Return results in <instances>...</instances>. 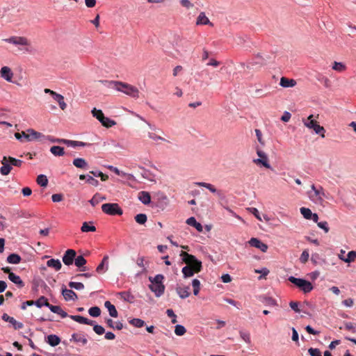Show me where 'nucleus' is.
Here are the masks:
<instances>
[{
    "mask_svg": "<svg viewBox=\"0 0 356 356\" xmlns=\"http://www.w3.org/2000/svg\"><path fill=\"white\" fill-rule=\"evenodd\" d=\"M310 356H322L321 352L318 348H310L308 350Z\"/></svg>",
    "mask_w": 356,
    "mask_h": 356,
    "instance_id": "nucleus-60",
    "label": "nucleus"
},
{
    "mask_svg": "<svg viewBox=\"0 0 356 356\" xmlns=\"http://www.w3.org/2000/svg\"><path fill=\"white\" fill-rule=\"evenodd\" d=\"M102 210L104 213L110 216H121L123 213L122 209L117 203H106L102 205Z\"/></svg>",
    "mask_w": 356,
    "mask_h": 356,
    "instance_id": "nucleus-7",
    "label": "nucleus"
},
{
    "mask_svg": "<svg viewBox=\"0 0 356 356\" xmlns=\"http://www.w3.org/2000/svg\"><path fill=\"white\" fill-rule=\"evenodd\" d=\"M63 296L65 300H74L77 299V295L71 289H64L62 291Z\"/></svg>",
    "mask_w": 356,
    "mask_h": 356,
    "instance_id": "nucleus-19",
    "label": "nucleus"
},
{
    "mask_svg": "<svg viewBox=\"0 0 356 356\" xmlns=\"http://www.w3.org/2000/svg\"><path fill=\"white\" fill-rule=\"evenodd\" d=\"M73 165L78 168L86 169L88 167V163L84 159L76 158L73 160Z\"/></svg>",
    "mask_w": 356,
    "mask_h": 356,
    "instance_id": "nucleus-26",
    "label": "nucleus"
},
{
    "mask_svg": "<svg viewBox=\"0 0 356 356\" xmlns=\"http://www.w3.org/2000/svg\"><path fill=\"white\" fill-rule=\"evenodd\" d=\"M49 309L52 312L60 315L62 318H65L68 316L67 314L65 311H63V309L60 306L51 305L49 307Z\"/></svg>",
    "mask_w": 356,
    "mask_h": 356,
    "instance_id": "nucleus-30",
    "label": "nucleus"
},
{
    "mask_svg": "<svg viewBox=\"0 0 356 356\" xmlns=\"http://www.w3.org/2000/svg\"><path fill=\"white\" fill-rule=\"evenodd\" d=\"M27 132L29 133L30 141H32L34 140H42L45 138V136L43 134L36 131L35 130H34L33 129H27Z\"/></svg>",
    "mask_w": 356,
    "mask_h": 356,
    "instance_id": "nucleus-16",
    "label": "nucleus"
},
{
    "mask_svg": "<svg viewBox=\"0 0 356 356\" xmlns=\"http://www.w3.org/2000/svg\"><path fill=\"white\" fill-rule=\"evenodd\" d=\"M102 124L107 128L111 127L116 124V122L108 118L105 117L104 119L100 122Z\"/></svg>",
    "mask_w": 356,
    "mask_h": 356,
    "instance_id": "nucleus-52",
    "label": "nucleus"
},
{
    "mask_svg": "<svg viewBox=\"0 0 356 356\" xmlns=\"http://www.w3.org/2000/svg\"><path fill=\"white\" fill-rule=\"evenodd\" d=\"M189 290V286L183 287L179 286L176 288L177 293H178L179 296L182 299L186 298L190 296Z\"/></svg>",
    "mask_w": 356,
    "mask_h": 356,
    "instance_id": "nucleus-17",
    "label": "nucleus"
},
{
    "mask_svg": "<svg viewBox=\"0 0 356 356\" xmlns=\"http://www.w3.org/2000/svg\"><path fill=\"white\" fill-rule=\"evenodd\" d=\"M89 314L92 317H98L101 314V309L98 307H92L88 310Z\"/></svg>",
    "mask_w": 356,
    "mask_h": 356,
    "instance_id": "nucleus-50",
    "label": "nucleus"
},
{
    "mask_svg": "<svg viewBox=\"0 0 356 356\" xmlns=\"http://www.w3.org/2000/svg\"><path fill=\"white\" fill-rule=\"evenodd\" d=\"M44 139L48 140L51 141V143H61V144H65V142H66V139L56 138L51 136H45V138Z\"/></svg>",
    "mask_w": 356,
    "mask_h": 356,
    "instance_id": "nucleus-54",
    "label": "nucleus"
},
{
    "mask_svg": "<svg viewBox=\"0 0 356 356\" xmlns=\"http://www.w3.org/2000/svg\"><path fill=\"white\" fill-rule=\"evenodd\" d=\"M34 304L39 308L42 306H46L49 308L51 305L49 304L47 298L44 296H40L36 301H34Z\"/></svg>",
    "mask_w": 356,
    "mask_h": 356,
    "instance_id": "nucleus-31",
    "label": "nucleus"
},
{
    "mask_svg": "<svg viewBox=\"0 0 356 356\" xmlns=\"http://www.w3.org/2000/svg\"><path fill=\"white\" fill-rule=\"evenodd\" d=\"M47 266L49 268H54L55 270L58 271L60 270L62 267L61 262L59 259H51L47 261Z\"/></svg>",
    "mask_w": 356,
    "mask_h": 356,
    "instance_id": "nucleus-23",
    "label": "nucleus"
},
{
    "mask_svg": "<svg viewBox=\"0 0 356 356\" xmlns=\"http://www.w3.org/2000/svg\"><path fill=\"white\" fill-rule=\"evenodd\" d=\"M92 222H84L81 226V230L83 232H95L96 227L92 225Z\"/></svg>",
    "mask_w": 356,
    "mask_h": 356,
    "instance_id": "nucleus-40",
    "label": "nucleus"
},
{
    "mask_svg": "<svg viewBox=\"0 0 356 356\" xmlns=\"http://www.w3.org/2000/svg\"><path fill=\"white\" fill-rule=\"evenodd\" d=\"M313 115H310L307 120H303L304 124L305 127H308L309 129H312L316 134H321L322 138L325 137V130L323 127L319 125L318 122L313 120Z\"/></svg>",
    "mask_w": 356,
    "mask_h": 356,
    "instance_id": "nucleus-6",
    "label": "nucleus"
},
{
    "mask_svg": "<svg viewBox=\"0 0 356 356\" xmlns=\"http://www.w3.org/2000/svg\"><path fill=\"white\" fill-rule=\"evenodd\" d=\"M86 262V259L82 255H79L76 257H75L74 264L78 268H82L81 270V271L86 270V267L84 266Z\"/></svg>",
    "mask_w": 356,
    "mask_h": 356,
    "instance_id": "nucleus-21",
    "label": "nucleus"
},
{
    "mask_svg": "<svg viewBox=\"0 0 356 356\" xmlns=\"http://www.w3.org/2000/svg\"><path fill=\"white\" fill-rule=\"evenodd\" d=\"M53 99L58 103L61 110L65 111L67 108V104L65 102L64 97L58 93L53 97Z\"/></svg>",
    "mask_w": 356,
    "mask_h": 356,
    "instance_id": "nucleus-29",
    "label": "nucleus"
},
{
    "mask_svg": "<svg viewBox=\"0 0 356 356\" xmlns=\"http://www.w3.org/2000/svg\"><path fill=\"white\" fill-rule=\"evenodd\" d=\"M288 280L305 293L310 292L313 289L312 283L304 279L291 276Z\"/></svg>",
    "mask_w": 356,
    "mask_h": 356,
    "instance_id": "nucleus-4",
    "label": "nucleus"
},
{
    "mask_svg": "<svg viewBox=\"0 0 356 356\" xmlns=\"http://www.w3.org/2000/svg\"><path fill=\"white\" fill-rule=\"evenodd\" d=\"M323 196H325L324 189L322 186H319L317 190H315L314 194L309 195V197L314 203L323 205Z\"/></svg>",
    "mask_w": 356,
    "mask_h": 356,
    "instance_id": "nucleus-9",
    "label": "nucleus"
},
{
    "mask_svg": "<svg viewBox=\"0 0 356 356\" xmlns=\"http://www.w3.org/2000/svg\"><path fill=\"white\" fill-rule=\"evenodd\" d=\"M6 42L13 44L16 46H23L25 47L24 50L26 51H30L29 48L31 47L30 41L25 37L22 36H12L8 38H6L3 40Z\"/></svg>",
    "mask_w": 356,
    "mask_h": 356,
    "instance_id": "nucleus-5",
    "label": "nucleus"
},
{
    "mask_svg": "<svg viewBox=\"0 0 356 356\" xmlns=\"http://www.w3.org/2000/svg\"><path fill=\"white\" fill-rule=\"evenodd\" d=\"M318 227H320L321 229H323L325 233H327L330 230V228L328 227V224L326 221H322V222H318L317 224Z\"/></svg>",
    "mask_w": 356,
    "mask_h": 356,
    "instance_id": "nucleus-62",
    "label": "nucleus"
},
{
    "mask_svg": "<svg viewBox=\"0 0 356 356\" xmlns=\"http://www.w3.org/2000/svg\"><path fill=\"white\" fill-rule=\"evenodd\" d=\"M50 152L56 156H61L65 154L64 148L60 146H52Z\"/></svg>",
    "mask_w": 356,
    "mask_h": 356,
    "instance_id": "nucleus-36",
    "label": "nucleus"
},
{
    "mask_svg": "<svg viewBox=\"0 0 356 356\" xmlns=\"http://www.w3.org/2000/svg\"><path fill=\"white\" fill-rule=\"evenodd\" d=\"M181 271L182 273L184 274V277H192L195 273V270L192 268V267L187 264L182 268Z\"/></svg>",
    "mask_w": 356,
    "mask_h": 356,
    "instance_id": "nucleus-41",
    "label": "nucleus"
},
{
    "mask_svg": "<svg viewBox=\"0 0 356 356\" xmlns=\"http://www.w3.org/2000/svg\"><path fill=\"white\" fill-rule=\"evenodd\" d=\"M1 164L2 166L0 168V172L3 175H8L12 170V166L7 162V156L3 157Z\"/></svg>",
    "mask_w": 356,
    "mask_h": 356,
    "instance_id": "nucleus-14",
    "label": "nucleus"
},
{
    "mask_svg": "<svg viewBox=\"0 0 356 356\" xmlns=\"http://www.w3.org/2000/svg\"><path fill=\"white\" fill-rule=\"evenodd\" d=\"M196 25H209L213 26V24L210 22L204 12H201L197 17Z\"/></svg>",
    "mask_w": 356,
    "mask_h": 356,
    "instance_id": "nucleus-13",
    "label": "nucleus"
},
{
    "mask_svg": "<svg viewBox=\"0 0 356 356\" xmlns=\"http://www.w3.org/2000/svg\"><path fill=\"white\" fill-rule=\"evenodd\" d=\"M7 162L10 163V165H14L16 167H21L23 163V161L22 160L17 159L11 156L7 157Z\"/></svg>",
    "mask_w": 356,
    "mask_h": 356,
    "instance_id": "nucleus-46",
    "label": "nucleus"
},
{
    "mask_svg": "<svg viewBox=\"0 0 356 356\" xmlns=\"http://www.w3.org/2000/svg\"><path fill=\"white\" fill-rule=\"evenodd\" d=\"M71 340H73L76 343H79L83 346L86 345L88 341L84 335L80 333L73 334Z\"/></svg>",
    "mask_w": 356,
    "mask_h": 356,
    "instance_id": "nucleus-24",
    "label": "nucleus"
},
{
    "mask_svg": "<svg viewBox=\"0 0 356 356\" xmlns=\"http://www.w3.org/2000/svg\"><path fill=\"white\" fill-rule=\"evenodd\" d=\"M280 85L283 88H292L296 85V81L282 76L280 79Z\"/></svg>",
    "mask_w": 356,
    "mask_h": 356,
    "instance_id": "nucleus-15",
    "label": "nucleus"
},
{
    "mask_svg": "<svg viewBox=\"0 0 356 356\" xmlns=\"http://www.w3.org/2000/svg\"><path fill=\"white\" fill-rule=\"evenodd\" d=\"M192 286L193 287V293L195 296H197L200 292V282L197 279H194L192 282Z\"/></svg>",
    "mask_w": 356,
    "mask_h": 356,
    "instance_id": "nucleus-51",
    "label": "nucleus"
},
{
    "mask_svg": "<svg viewBox=\"0 0 356 356\" xmlns=\"http://www.w3.org/2000/svg\"><path fill=\"white\" fill-rule=\"evenodd\" d=\"M21 260V257L15 253L10 254L7 257V262H8L9 264H18L20 263Z\"/></svg>",
    "mask_w": 356,
    "mask_h": 356,
    "instance_id": "nucleus-34",
    "label": "nucleus"
},
{
    "mask_svg": "<svg viewBox=\"0 0 356 356\" xmlns=\"http://www.w3.org/2000/svg\"><path fill=\"white\" fill-rule=\"evenodd\" d=\"M92 114L93 117L96 118L99 122L102 121L105 118L102 111L95 108L92 110Z\"/></svg>",
    "mask_w": 356,
    "mask_h": 356,
    "instance_id": "nucleus-45",
    "label": "nucleus"
},
{
    "mask_svg": "<svg viewBox=\"0 0 356 356\" xmlns=\"http://www.w3.org/2000/svg\"><path fill=\"white\" fill-rule=\"evenodd\" d=\"M1 76L8 82H13V72L8 66H3L0 70Z\"/></svg>",
    "mask_w": 356,
    "mask_h": 356,
    "instance_id": "nucleus-12",
    "label": "nucleus"
},
{
    "mask_svg": "<svg viewBox=\"0 0 356 356\" xmlns=\"http://www.w3.org/2000/svg\"><path fill=\"white\" fill-rule=\"evenodd\" d=\"M60 342V338L55 334H50L47 337V343L51 346H56Z\"/></svg>",
    "mask_w": 356,
    "mask_h": 356,
    "instance_id": "nucleus-37",
    "label": "nucleus"
},
{
    "mask_svg": "<svg viewBox=\"0 0 356 356\" xmlns=\"http://www.w3.org/2000/svg\"><path fill=\"white\" fill-rule=\"evenodd\" d=\"M186 224L194 227L198 232H202L203 230L202 225L197 222L196 219L194 217H190L186 220Z\"/></svg>",
    "mask_w": 356,
    "mask_h": 356,
    "instance_id": "nucleus-22",
    "label": "nucleus"
},
{
    "mask_svg": "<svg viewBox=\"0 0 356 356\" xmlns=\"http://www.w3.org/2000/svg\"><path fill=\"white\" fill-rule=\"evenodd\" d=\"M68 285L70 288L75 289L76 290H81L84 289V285L81 282H70Z\"/></svg>",
    "mask_w": 356,
    "mask_h": 356,
    "instance_id": "nucleus-56",
    "label": "nucleus"
},
{
    "mask_svg": "<svg viewBox=\"0 0 356 356\" xmlns=\"http://www.w3.org/2000/svg\"><path fill=\"white\" fill-rule=\"evenodd\" d=\"M309 257V250H303V252H302V254L300 255V261L301 263L305 264L306 262H307Z\"/></svg>",
    "mask_w": 356,
    "mask_h": 356,
    "instance_id": "nucleus-57",
    "label": "nucleus"
},
{
    "mask_svg": "<svg viewBox=\"0 0 356 356\" xmlns=\"http://www.w3.org/2000/svg\"><path fill=\"white\" fill-rule=\"evenodd\" d=\"M76 254V253L75 250L72 249H68L66 250L63 257V263L67 266L72 265L74 261Z\"/></svg>",
    "mask_w": 356,
    "mask_h": 356,
    "instance_id": "nucleus-10",
    "label": "nucleus"
},
{
    "mask_svg": "<svg viewBox=\"0 0 356 356\" xmlns=\"http://www.w3.org/2000/svg\"><path fill=\"white\" fill-rule=\"evenodd\" d=\"M163 280L164 276L161 274H158L154 277H149L151 282L149 288L157 298L161 297L164 293L165 286L163 283Z\"/></svg>",
    "mask_w": 356,
    "mask_h": 356,
    "instance_id": "nucleus-2",
    "label": "nucleus"
},
{
    "mask_svg": "<svg viewBox=\"0 0 356 356\" xmlns=\"http://www.w3.org/2000/svg\"><path fill=\"white\" fill-rule=\"evenodd\" d=\"M107 325L113 329H117L118 330H120L123 328V325L120 322L114 323L113 321L111 318H108L106 321Z\"/></svg>",
    "mask_w": 356,
    "mask_h": 356,
    "instance_id": "nucleus-42",
    "label": "nucleus"
},
{
    "mask_svg": "<svg viewBox=\"0 0 356 356\" xmlns=\"http://www.w3.org/2000/svg\"><path fill=\"white\" fill-rule=\"evenodd\" d=\"M339 258L343 260V261H345L346 263H350L352 261H354L355 259H356V251H350L348 254H347V257L346 258H343L341 256H339Z\"/></svg>",
    "mask_w": 356,
    "mask_h": 356,
    "instance_id": "nucleus-39",
    "label": "nucleus"
},
{
    "mask_svg": "<svg viewBox=\"0 0 356 356\" xmlns=\"http://www.w3.org/2000/svg\"><path fill=\"white\" fill-rule=\"evenodd\" d=\"M186 330L183 325H177L175 326V333L177 336H182L186 333Z\"/></svg>",
    "mask_w": 356,
    "mask_h": 356,
    "instance_id": "nucleus-55",
    "label": "nucleus"
},
{
    "mask_svg": "<svg viewBox=\"0 0 356 356\" xmlns=\"http://www.w3.org/2000/svg\"><path fill=\"white\" fill-rule=\"evenodd\" d=\"M180 256L182 260L187 265L191 266L196 273H199L202 270V262L197 260L195 256L187 253L186 252L181 251Z\"/></svg>",
    "mask_w": 356,
    "mask_h": 356,
    "instance_id": "nucleus-3",
    "label": "nucleus"
},
{
    "mask_svg": "<svg viewBox=\"0 0 356 356\" xmlns=\"http://www.w3.org/2000/svg\"><path fill=\"white\" fill-rule=\"evenodd\" d=\"M9 280L15 284L19 288H22L24 286V283L22 280L19 276L15 275L13 273H10V275H8Z\"/></svg>",
    "mask_w": 356,
    "mask_h": 356,
    "instance_id": "nucleus-18",
    "label": "nucleus"
},
{
    "mask_svg": "<svg viewBox=\"0 0 356 356\" xmlns=\"http://www.w3.org/2000/svg\"><path fill=\"white\" fill-rule=\"evenodd\" d=\"M36 181L38 184L40 185L41 186L45 187L48 184V179L47 177L44 175H40L38 176Z\"/></svg>",
    "mask_w": 356,
    "mask_h": 356,
    "instance_id": "nucleus-47",
    "label": "nucleus"
},
{
    "mask_svg": "<svg viewBox=\"0 0 356 356\" xmlns=\"http://www.w3.org/2000/svg\"><path fill=\"white\" fill-rule=\"evenodd\" d=\"M135 220L140 225H144L147 220V217L144 213H139L135 216Z\"/></svg>",
    "mask_w": 356,
    "mask_h": 356,
    "instance_id": "nucleus-48",
    "label": "nucleus"
},
{
    "mask_svg": "<svg viewBox=\"0 0 356 356\" xmlns=\"http://www.w3.org/2000/svg\"><path fill=\"white\" fill-rule=\"evenodd\" d=\"M65 145L70 147H86V146H90V144L81 142V141H76V140H70L66 139Z\"/></svg>",
    "mask_w": 356,
    "mask_h": 356,
    "instance_id": "nucleus-32",
    "label": "nucleus"
},
{
    "mask_svg": "<svg viewBox=\"0 0 356 356\" xmlns=\"http://www.w3.org/2000/svg\"><path fill=\"white\" fill-rule=\"evenodd\" d=\"M129 323L136 327H142L145 325V321L140 318H132Z\"/></svg>",
    "mask_w": 356,
    "mask_h": 356,
    "instance_id": "nucleus-44",
    "label": "nucleus"
},
{
    "mask_svg": "<svg viewBox=\"0 0 356 356\" xmlns=\"http://www.w3.org/2000/svg\"><path fill=\"white\" fill-rule=\"evenodd\" d=\"M109 86L112 88H114L118 91L122 92L134 98H138L139 97V90L138 88L130 84L121 81H112L109 82Z\"/></svg>",
    "mask_w": 356,
    "mask_h": 356,
    "instance_id": "nucleus-1",
    "label": "nucleus"
},
{
    "mask_svg": "<svg viewBox=\"0 0 356 356\" xmlns=\"http://www.w3.org/2000/svg\"><path fill=\"white\" fill-rule=\"evenodd\" d=\"M256 150L257 154L259 158L254 159L253 162L258 165H263L266 168H270V165L269 164L268 158L266 154L258 147Z\"/></svg>",
    "mask_w": 356,
    "mask_h": 356,
    "instance_id": "nucleus-8",
    "label": "nucleus"
},
{
    "mask_svg": "<svg viewBox=\"0 0 356 356\" xmlns=\"http://www.w3.org/2000/svg\"><path fill=\"white\" fill-rule=\"evenodd\" d=\"M248 210L252 213L259 220H261L259 212L257 209L254 207L248 208Z\"/></svg>",
    "mask_w": 356,
    "mask_h": 356,
    "instance_id": "nucleus-64",
    "label": "nucleus"
},
{
    "mask_svg": "<svg viewBox=\"0 0 356 356\" xmlns=\"http://www.w3.org/2000/svg\"><path fill=\"white\" fill-rule=\"evenodd\" d=\"M249 244L252 247L259 249L263 252H266L268 250V245L257 238H252L249 241Z\"/></svg>",
    "mask_w": 356,
    "mask_h": 356,
    "instance_id": "nucleus-11",
    "label": "nucleus"
},
{
    "mask_svg": "<svg viewBox=\"0 0 356 356\" xmlns=\"http://www.w3.org/2000/svg\"><path fill=\"white\" fill-rule=\"evenodd\" d=\"M138 199L144 204H148L151 202V196L148 192L141 191L138 193Z\"/></svg>",
    "mask_w": 356,
    "mask_h": 356,
    "instance_id": "nucleus-25",
    "label": "nucleus"
},
{
    "mask_svg": "<svg viewBox=\"0 0 356 356\" xmlns=\"http://www.w3.org/2000/svg\"><path fill=\"white\" fill-rule=\"evenodd\" d=\"M118 295L124 301H127L129 302H132L134 301V296L132 294H131L129 292L122 291V292H120L118 293Z\"/></svg>",
    "mask_w": 356,
    "mask_h": 356,
    "instance_id": "nucleus-38",
    "label": "nucleus"
},
{
    "mask_svg": "<svg viewBox=\"0 0 356 356\" xmlns=\"http://www.w3.org/2000/svg\"><path fill=\"white\" fill-rule=\"evenodd\" d=\"M195 184L199 186H202V187H204V188L209 189L211 193H217L218 196H220L222 195L220 191H217L216 188L214 187V186L209 183L197 182Z\"/></svg>",
    "mask_w": 356,
    "mask_h": 356,
    "instance_id": "nucleus-28",
    "label": "nucleus"
},
{
    "mask_svg": "<svg viewBox=\"0 0 356 356\" xmlns=\"http://www.w3.org/2000/svg\"><path fill=\"white\" fill-rule=\"evenodd\" d=\"M8 322L13 325V327L15 330H19L23 327V323L17 321L13 317L10 318V320Z\"/></svg>",
    "mask_w": 356,
    "mask_h": 356,
    "instance_id": "nucleus-59",
    "label": "nucleus"
},
{
    "mask_svg": "<svg viewBox=\"0 0 356 356\" xmlns=\"http://www.w3.org/2000/svg\"><path fill=\"white\" fill-rule=\"evenodd\" d=\"M70 318L71 319L75 321L76 322H78V323H81V324H86V325H93V321H92L89 320L88 318H85V317L81 316L71 315V316H70Z\"/></svg>",
    "mask_w": 356,
    "mask_h": 356,
    "instance_id": "nucleus-20",
    "label": "nucleus"
},
{
    "mask_svg": "<svg viewBox=\"0 0 356 356\" xmlns=\"http://www.w3.org/2000/svg\"><path fill=\"white\" fill-rule=\"evenodd\" d=\"M332 69L337 72H342L346 70V66L343 63L334 61L332 64Z\"/></svg>",
    "mask_w": 356,
    "mask_h": 356,
    "instance_id": "nucleus-43",
    "label": "nucleus"
},
{
    "mask_svg": "<svg viewBox=\"0 0 356 356\" xmlns=\"http://www.w3.org/2000/svg\"><path fill=\"white\" fill-rule=\"evenodd\" d=\"M104 306L107 308L111 316L116 318L118 316V312L115 307L112 305L109 301H106Z\"/></svg>",
    "mask_w": 356,
    "mask_h": 356,
    "instance_id": "nucleus-33",
    "label": "nucleus"
},
{
    "mask_svg": "<svg viewBox=\"0 0 356 356\" xmlns=\"http://www.w3.org/2000/svg\"><path fill=\"white\" fill-rule=\"evenodd\" d=\"M108 256L105 255L102 261V262L97 267L96 271L99 273H101L104 270V266H106V270L108 269Z\"/></svg>",
    "mask_w": 356,
    "mask_h": 356,
    "instance_id": "nucleus-35",
    "label": "nucleus"
},
{
    "mask_svg": "<svg viewBox=\"0 0 356 356\" xmlns=\"http://www.w3.org/2000/svg\"><path fill=\"white\" fill-rule=\"evenodd\" d=\"M89 202L92 207H95L96 205L99 204L101 202H100V194L99 193L95 194L94 196L92 197V199Z\"/></svg>",
    "mask_w": 356,
    "mask_h": 356,
    "instance_id": "nucleus-58",
    "label": "nucleus"
},
{
    "mask_svg": "<svg viewBox=\"0 0 356 356\" xmlns=\"http://www.w3.org/2000/svg\"><path fill=\"white\" fill-rule=\"evenodd\" d=\"M110 168L116 174L118 175V176H120L122 177H124V178H128L129 179L131 175H129V174H127L122 171H120L119 169H118L117 168H115V167H113V166H111Z\"/></svg>",
    "mask_w": 356,
    "mask_h": 356,
    "instance_id": "nucleus-53",
    "label": "nucleus"
},
{
    "mask_svg": "<svg viewBox=\"0 0 356 356\" xmlns=\"http://www.w3.org/2000/svg\"><path fill=\"white\" fill-rule=\"evenodd\" d=\"M240 336L246 343H250L251 342L249 332H240Z\"/></svg>",
    "mask_w": 356,
    "mask_h": 356,
    "instance_id": "nucleus-63",
    "label": "nucleus"
},
{
    "mask_svg": "<svg viewBox=\"0 0 356 356\" xmlns=\"http://www.w3.org/2000/svg\"><path fill=\"white\" fill-rule=\"evenodd\" d=\"M195 184L199 186H202V187H204V188L209 189L211 193H217L218 196H220L222 195L220 191H217L216 188L214 187V186L209 183L197 182Z\"/></svg>",
    "mask_w": 356,
    "mask_h": 356,
    "instance_id": "nucleus-27",
    "label": "nucleus"
},
{
    "mask_svg": "<svg viewBox=\"0 0 356 356\" xmlns=\"http://www.w3.org/2000/svg\"><path fill=\"white\" fill-rule=\"evenodd\" d=\"M254 131H255L256 136H257L258 142L261 145H265V142H264V140L263 139L261 131L259 129H256Z\"/></svg>",
    "mask_w": 356,
    "mask_h": 356,
    "instance_id": "nucleus-61",
    "label": "nucleus"
},
{
    "mask_svg": "<svg viewBox=\"0 0 356 356\" xmlns=\"http://www.w3.org/2000/svg\"><path fill=\"white\" fill-rule=\"evenodd\" d=\"M300 213L303 216V217L307 220H310L312 217V212L311 209L305 207L300 208Z\"/></svg>",
    "mask_w": 356,
    "mask_h": 356,
    "instance_id": "nucleus-49",
    "label": "nucleus"
}]
</instances>
